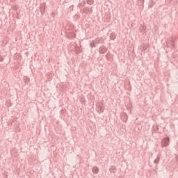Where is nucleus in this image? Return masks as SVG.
<instances>
[{
	"instance_id": "7ed1b4c3",
	"label": "nucleus",
	"mask_w": 178,
	"mask_h": 178,
	"mask_svg": "<svg viewBox=\"0 0 178 178\" xmlns=\"http://www.w3.org/2000/svg\"><path fill=\"white\" fill-rule=\"evenodd\" d=\"M92 173H94V175H98V173L99 172V169L98 168V167L95 166L92 168Z\"/></svg>"
},
{
	"instance_id": "ddd939ff",
	"label": "nucleus",
	"mask_w": 178,
	"mask_h": 178,
	"mask_svg": "<svg viewBox=\"0 0 178 178\" xmlns=\"http://www.w3.org/2000/svg\"><path fill=\"white\" fill-rule=\"evenodd\" d=\"M0 62H2V59H0Z\"/></svg>"
},
{
	"instance_id": "f257e3e1",
	"label": "nucleus",
	"mask_w": 178,
	"mask_h": 178,
	"mask_svg": "<svg viewBox=\"0 0 178 178\" xmlns=\"http://www.w3.org/2000/svg\"><path fill=\"white\" fill-rule=\"evenodd\" d=\"M170 143V139H169V137L163 138L161 140V147L163 148L164 147H168L169 145V143Z\"/></svg>"
},
{
	"instance_id": "f8f14e48",
	"label": "nucleus",
	"mask_w": 178,
	"mask_h": 178,
	"mask_svg": "<svg viewBox=\"0 0 178 178\" xmlns=\"http://www.w3.org/2000/svg\"><path fill=\"white\" fill-rule=\"evenodd\" d=\"M106 58H108V55H106Z\"/></svg>"
},
{
	"instance_id": "1a4fd4ad",
	"label": "nucleus",
	"mask_w": 178,
	"mask_h": 178,
	"mask_svg": "<svg viewBox=\"0 0 178 178\" xmlns=\"http://www.w3.org/2000/svg\"><path fill=\"white\" fill-rule=\"evenodd\" d=\"M88 5H92L94 3V0H86Z\"/></svg>"
},
{
	"instance_id": "6e6552de",
	"label": "nucleus",
	"mask_w": 178,
	"mask_h": 178,
	"mask_svg": "<svg viewBox=\"0 0 178 178\" xmlns=\"http://www.w3.org/2000/svg\"><path fill=\"white\" fill-rule=\"evenodd\" d=\"M40 12L42 15H44V13H45V8L44 6L40 7Z\"/></svg>"
},
{
	"instance_id": "20e7f679",
	"label": "nucleus",
	"mask_w": 178,
	"mask_h": 178,
	"mask_svg": "<svg viewBox=\"0 0 178 178\" xmlns=\"http://www.w3.org/2000/svg\"><path fill=\"white\" fill-rule=\"evenodd\" d=\"M110 38L111 40H115V39L116 38V34H115V33H111L110 34Z\"/></svg>"
},
{
	"instance_id": "0eeeda50",
	"label": "nucleus",
	"mask_w": 178,
	"mask_h": 178,
	"mask_svg": "<svg viewBox=\"0 0 178 178\" xmlns=\"http://www.w3.org/2000/svg\"><path fill=\"white\" fill-rule=\"evenodd\" d=\"M153 130L156 133L159 130V127L157 125H154L153 126Z\"/></svg>"
},
{
	"instance_id": "9b49d317",
	"label": "nucleus",
	"mask_w": 178,
	"mask_h": 178,
	"mask_svg": "<svg viewBox=\"0 0 178 178\" xmlns=\"http://www.w3.org/2000/svg\"><path fill=\"white\" fill-rule=\"evenodd\" d=\"M90 48H95V43H94V42H91L90 43Z\"/></svg>"
},
{
	"instance_id": "39448f33",
	"label": "nucleus",
	"mask_w": 178,
	"mask_h": 178,
	"mask_svg": "<svg viewBox=\"0 0 178 178\" xmlns=\"http://www.w3.org/2000/svg\"><path fill=\"white\" fill-rule=\"evenodd\" d=\"M154 163H156V165H158V163H159V156H156V159L154 160Z\"/></svg>"
},
{
	"instance_id": "9d476101",
	"label": "nucleus",
	"mask_w": 178,
	"mask_h": 178,
	"mask_svg": "<svg viewBox=\"0 0 178 178\" xmlns=\"http://www.w3.org/2000/svg\"><path fill=\"white\" fill-rule=\"evenodd\" d=\"M97 112H104L103 111H102V106H97Z\"/></svg>"
},
{
	"instance_id": "423d86ee",
	"label": "nucleus",
	"mask_w": 178,
	"mask_h": 178,
	"mask_svg": "<svg viewBox=\"0 0 178 178\" xmlns=\"http://www.w3.org/2000/svg\"><path fill=\"white\" fill-rule=\"evenodd\" d=\"M170 44H171L172 48H176V42H175V40H171Z\"/></svg>"
},
{
	"instance_id": "f03ea898",
	"label": "nucleus",
	"mask_w": 178,
	"mask_h": 178,
	"mask_svg": "<svg viewBox=\"0 0 178 178\" xmlns=\"http://www.w3.org/2000/svg\"><path fill=\"white\" fill-rule=\"evenodd\" d=\"M106 52H108V49L105 47V46H101L99 48V53H100L102 55H104Z\"/></svg>"
}]
</instances>
